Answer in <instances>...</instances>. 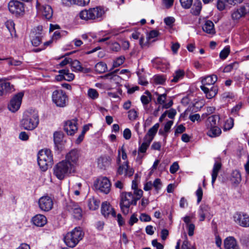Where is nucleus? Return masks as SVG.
Listing matches in <instances>:
<instances>
[{"label": "nucleus", "instance_id": "69168bd1", "mask_svg": "<svg viewBox=\"0 0 249 249\" xmlns=\"http://www.w3.org/2000/svg\"><path fill=\"white\" fill-rule=\"evenodd\" d=\"M139 218L140 220L142 222H148L151 220V217L144 213H142Z\"/></svg>", "mask_w": 249, "mask_h": 249}, {"label": "nucleus", "instance_id": "ddd939ff", "mask_svg": "<svg viewBox=\"0 0 249 249\" xmlns=\"http://www.w3.org/2000/svg\"><path fill=\"white\" fill-rule=\"evenodd\" d=\"M80 156L81 153L79 150L72 149L66 155V159L64 160L69 162L73 166V169L75 170L76 166L78 164Z\"/></svg>", "mask_w": 249, "mask_h": 249}, {"label": "nucleus", "instance_id": "de8ad7c7", "mask_svg": "<svg viewBox=\"0 0 249 249\" xmlns=\"http://www.w3.org/2000/svg\"><path fill=\"white\" fill-rule=\"evenodd\" d=\"M128 119L131 121H134L138 117V113L137 111L134 109H130L128 112Z\"/></svg>", "mask_w": 249, "mask_h": 249}, {"label": "nucleus", "instance_id": "13d9d810", "mask_svg": "<svg viewBox=\"0 0 249 249\" xmlns=\"http://www.w3.org/2000/svg\"><path fill=\"white\" fill-rule=\"evenodd\" d=\"M156 94L158 96L157 98L158 103L163 105L165 103V101L166 98V94L165 93L162 94H159L158 93H156Z\"/></svg>", "mask_w": 249, "mask_h": 249}, {"label": "nucleus", "instance_id": "dca6fc26", "mask_svg": "<svg viewBox=\"0 0 249 249\" xmlns=\"http://www.w3.org/2000/svg\"><path fill=\"white\" fill-rule=\"evenodd\" d=\"M234 221L240 226L244 227H249V215L236 213L233 215Z\"/></svg>", "mask_w": 249, "mask_h": 249}, {"label": "nucleus", "instance_id": "0eeeda50", "mask_svg": "<svg viewBox=\"0 0 249 249\" xmlns=\"http://www.w3.org/2000/svg\"><path fill=\"white\" fill-rule=\"evenodd\" d=\"M120 197V206L121 211L124 214H127L130 206L132 205H136L137 204L134 195L131 192H123Z\"/></svg>", "mask_w": 249, "mask_h": 249}, {"label": "nucleus", "instance_id": "bb28decb", "mask_svg": "<svg viewBox=\"0 0 249 249\" xmlns=\"http://www.w3.org/2000/svg\"><path fill=\"white\" fill-rule=\"evenodd\" d=\"M201 9V2L200 0H196L191 9V13L194 15H198Z\"/></svg>", "mask_w": 249, "mask_h": 249}, {"label": "nucleus", "instance_id": "a18cd8bd", "mask_svg": "<svg viewBox=\"0 0 249 249\" xmlns=\"http://www.w3.org/2000/svg\"><path fill=\"white\" fill-rule=\"evenodd\" d=\"M42 37V36L41 34H38L37 35L33 36L31 39L32 44L35 46H39L41 42Z\"/></svg>", "mask_w": 249, "mask_h": 249}, {"label": "nucleus", "instance_id": "49530a36", "mask_svg": "<svg viewBox=\"0 0 249 249\" xmlns=\"http://www.w3.org/2000/svg\"><path fill=\"white\" fill-rule=\"evenodd\" d=\"M87 94L88 97L92 100L97 99L99 96L97 90L94 89H89Z\"/></svg>", "mask_w": 249, "mask_h": 249}, {"label": "nucleus", "instance_id": "2f4dec72", "mask_svg": "<svg viewBox=\"0 0 249 249\" xmlns=\"http://www.w3.org/2000/svg\"><path fill=\"white\" fill-rule=\"evenodd\" d=\"M185 72L183 70H177L175 71L173 75V78L171 80V81L172 82H178L183 78Z\"/></svg>", "mask_w": 249, "mask_h": 249}, {"label": "nucleus", "instance_id": "2eb2a0df", "mask_svg": "<svg viewBox=\"0 0 249 249\" xmlns=\"http://www.w3.org/2000/svg\"><path fill=\"white\" fill-rule=\"evenodd\" d=\"M23 95V93L20 92L13 97L8 105V108L10 111L15 112L19 108Z\"/></svg>", "mask_w": 249, "mask_h": 249}, {"label": "nucleus", "instance_id": "09e8293b", "mask_svg": "<svg viewBox=\"0 0 249 249\" xmlns=\"http://www.w3.org/2000/svg\"><path fill=\"white\" fill-rule=\"evenodd\" d=\"M230 49L229 47H226L224 49L221 51L219 54L220 57L221 59H225L229 54Z\"/></svg>", "mask_w": 249, "mask_h": 249}, {"label": "nucleus", "instance_id": "79ce46f5", "mask_svg": "<svg viewBox=\"0 0 249 249\" xmlns=\"http://www.w3.org/2000/svg\"><path fill=\"white\" fill-rule=\"evenodd\" d=\"M118 159L117 160V162L118 164H120L121 162L120 160V155L121 153H122V158L124 160H126L127 159V155L125 152V148L124 145L120 147L118 150Z\"/></svg>", "mask_w": 249, "mask_h": 249}, {"label": "nucleus", "instance_id": "f3484780", "mask_svg": "<svg viewBox=\"0 0 249 249\" xmlns=\"http://www.w3.org/2000/svg\"><path fill=\"white\" fill-rule=\"evenodd\" d=\"M77 120L73 119L65 122L64 130L69 135H73L77 131Z\"/></svg>", "mask_w": 249, "mask_h": 249}, {"label": "nucleus", "instance_id": "6ab92c4d", "mask_svg": "<svg viewBox=\"0 0 249 249\" xmlns=\"http://www.w3.org/2000/svg\"><path fill=\"white\" fill-rule=\"evenodd\" d=\"M34 225L37 227H43L47 222L46 217L43 214H38L34 216L32 219Z\"/></svg>", "mask_w": 249, "mask_h": 249}, {"label": "nucleus", "instance_id": "6e6d98bb", "mask_svg": "<svg viewBox=\"0 0 249 249\" xmlns=\"http://www.w3.org/2000/svg\"><path fill=\"white\" fill-rule=\"evenodd\" d=\"M125 60V57L124 56H121L118 57L113 63L114 67H118L122 65Z\"/></svg>", "mask_w": 249, "mask_h": 249}, {"label": "nucleus", "instance_id": "c756f323", "mask_svg": "<svg viewBox=\"0 0 249 249\" xmlns=\"http://www.w3.org/2000/svg\"><path fill=\"white\" fill-rule=\"evenodd\" d=\"M173 124V121H168L164 125V129L162 130L161 129H160L159 132V133L160 135H161L162 136H163L165 138L167 136V133H168L170 130V128L172 126V125Z\"/></svg>", "mask_w": 249, "mask_h": 249}, {"label": "nucleus", "instance_id": "4d7b16f0", "mask_svg": "<svg viewBox=\"0 0 249 249\" xmlns=\"http://www.w3.org/2000/svg\"><path fill=\"white\" fill-rule=\"evenodd\" d=\"M155 83L157 84H163L165 82V78L161 75H156L153 78Z\"/></svg>", "mask_w": 249, "mask_h": 249}, {"label": "nucleus", "instance_id": "423d86ee", "mask_svg": "<svg viewBox=\"0 0 249 249\" xmlns=\"http://www.w3.org/2000/svg\"><path fill=\"white\" fill-rule=\"evenodd\" d=\"M38 165L43 171H46L53 164V157L51 151L48 149L40 150L38 153Z\"/></svg>", "mask_w": 249, "mask_h": 249}, {"label": "nucleus", "instance_id": "a19ab883", "mask_svg": "<svg viewBox=\"0 0 249 249\" xmlns=\"http://www.w3.org/2000/svg\"><path fill=\"white\" fill-rule=\"evenodd\" d=\"M238 63L237 62H234L231 63L225 67L223 70V72H229L233 69H236L238 67Z\"/></svg>", "mask_w": 249, "mask_h": 249}, {"label": "nucleus", "instance_id": "5701e85b", "mask_svg": "<svg viewBox=\"0 0 249 249\" xmlns=\"http://www.w3.org/2000/svg\"><path fill=\"white\" fill-rule=\"evenodd\" d=\"M222 167V164L220 162H215L212 172V184L213 186L217 177L218 173Z\"/></svg>", "mask_w": 249, "mask_h": 249}, {"label": "nucleus", "instance_id": "e433bc0d", "mask_svg": "<svg viewBox=\"0 0 249 249\" xmlns=\"http://www.w3.org/2000/svg\"><path fill=\"white\" fill-rule=\"evenodd\" d=\"M71 68L73 71L75 72L82 71L83 68L81 65V63L77 60H74L71 62Z\"/></svg>", "mask_w": 249, "mask_h": 249}, {"label": "nucleus", "instance_id": "9b49d317", "mask_svg": "<svg viewBox=\"0 0 249 249\" xmlns=\"http://www.w3.org/2000/svg\"><path fill=\"white\" fill-rule=\"evenodd\" d=\"M10 13L17 17L22 16L25 13L24 5L18 0H11L8 3Z\"/></svg>", "mask_w": 249, "mask_h": 249}, {"label": "nucleus", "instance_id": "cd10ccee", "mask_svg": "<svg viewBox=\"0 0 249 249\" xmlns=\"http://www.w3.org/2000/svg\"><path fill=\"white\" fill-rule=\"evenodd\" d=\"M209 130L207 132V135L211 137H216L220 135L221 133V129L218 127H207Z\"/></svg>", "mask_w": 249, "mask_h": 249}, {"label": "nucleus", "instance_id": "f8f14e48", "mask_svg": "<svg viewBox=\"0 0 249 249\" xmlns=\"http://www.w3.org/2000/svg\"><path fill=\"white\" fill-rule=\"evenodd\" d=\"M248 13H249V4L246 3L239 8L233 10L231 13V17L233 20L237 21Z\"/></svg>", "mask_w": 249, "mask_h": 249}, {"label": "nucleus", "instance_id": "6e6552de", "mask_svg": "<svg viewBox=\"0 0 249 249\" xmlns=\"http://www.w3.org/2000/svg\"><path fill=\"white\" fill-rule=\"evenodd\" d=\"M36 8L37 14L43 19L50 20L52 18L53 11L50 5L41 4L38 0H36Z\"/></svg>", "mask_w": 249, "mask_h": 249}, {"label": "nucleus", "instance_id": "9d476101", "mask_svg": "<svg viewBox=\"0 0 249 249\" xmlns=\"http://www.w3.org/2000/svg\"><path fill=\"white\" fill-rule=\"evenodd\" d=\"M94 185L96 190L105 194L110 192L111 183L107 177H100L94 182Z\"/></svg>", "mask_w": 249, "mask_h": 249}, {"label": "nucleus", "instance_id": "3c124183", "mask_svg": "<svg viewBox=\"0 0 249 249\" xmlns=\"http://www.w3.org/2000/svg\"><path fill=\"white\" fill-rule=\"evenodd\" d=\"M182 7L185 9H189L192 5L193 0H179Z\"/></svg>", "mask_w": 249, "mask_h": 249}, {"label": "nucleus", "instance_id": "c03bdc74", "mask_svg": "<svg viewBox=\"0 0 249 249\" xmlns=\"http://www.w3.org/2000/svg\"><path fill=\"white\" fill-rule=\"evenodd\" d=\"M63 134L61 132H55L53 134V140L55 144H59L62 141Z\"/></svg>", "mask_w": 249, "mask_h": 249}, {"label": "nucleus", "instance_id": "aec40b11", "mask_svg": "<svg viewBox=\"0 0 249 249\" xmlns=\"http://www.w3.org/2000/svg\"><path fill=\"white\" fill-rule=\"evenodd\" d=\"M224 247L225 249H239L236 241L232 237H229L225 239Z\"/></svg>", "mask_w": 249, "mask_h": 249}, {"label": "nucleus", "instance_id": "680f3d73", "mask_svg": "<svg viewBox=\"0 0 249 249\" xmlns=\"http://www.w3.org/2000/svg\"><path fill=\"white\" fill-rule=\"evenodd\" d=\"M71 214L73 215L74 218L77 219H80L82 217V210L80 207V211L78 212L76 210H75L74 212H72Z\"/></svg>", "mask_w": 249, "mask_h": 249}, {"label": "nucleus", "instance_id": "20e7f679", "mask_svg": "<svg viewBox=\"0 0 249 249\" xmlns=\"http://www.w3.org/2000/svg\"><path fill=\"white\" fill-rule=\"evenodd\" d=\"M105 14L103 8L100 6H97L94 8H89V10H85L81 11L79 14V17L82 19L86 20L89 19L96 20L101 21Z\"/></svg>", "mask_w": 249, "mask_h": 249}, {"label": "nucleus", "instance_id": "4c0bfd02", "mask_svg": "<svg viewBox=\"0 0 249 249\" xmlns=\"http://www.w3.org/2000/svg\"><path fill=\"white\" fill-rule=\"evenodd\" d=\"M58 72L59 73H64L65 80L71 81L74 78V75L72 73H70L68 69L59 70Z\"/></svg>", "mask_w": 249, "mask_h": 249}, {"label": "nucleus", "instance_id": "7ed1b4c3", "mask_svg": "<svg viewBox=\"0 0 249 249\" xmlns=\"http://www.w3.org/2000/svg\"><path fill=\"white\" fill-rule=\"evenodd\" d=\"M53 175L59 180H62L75 170L69 162L64 160L57 163L53 168Z\"/></svg>", "mask_w": 249, "mask_h": 249}, {"label": "nucleus", "instance_id": "f704fd0d", "mask_svg": "<svg viewBox=\"0 0 249 249\" xmlns=\"http://www.w3.org/2000/svg\"><path fill=\"white\" fill-rule=\"evenodd\" d=\"M118 70H115L112 72L108 73L105 75V77L107 78H109L112 81H114L117 84H119L121 82L122 79L119 76L115 74Z\"/></svg>", "mask_w": 249, "mask_h": 249}, {"label": "nucleus", "instance_id": "c9c22d12", "mask_svg": "<svg viewBox=\"0 0 249 249\" xmlns=\"http://www.w3.org/2000/svg\"><path fill=\"white\" fill-rule=\"evenodd\" d=\"M219 119L218 116L212 115L208 117L206 122L207 127H215L217 126V120Z\"/></svg>", "mask_w": 249, "mask_h": 249}, {"label": "nucleus", "instance_id": "7c9ffc66", "mask_svg": "<svg viewBox=\"0 0 249 249\" xmlns=\"http://www.w3.org/2000/svg\"><path fill=\"white\" fill-rule=\"evenodd\" d=\"M5 26L10 33L12 37L16 36V33L15 28V23L12 20H7L5 22Z\"/></svg>", "mask_w": 249, "mask_h": 249}, {"label": "nucleus", "instance_id": "052dcab7", "mask_svg": "<svg viewBox=\"0 0 249 249\" xmlns=\"http://www.w3.org/2000/svg\"><path fill=\"white\" fill-rule=\"evenodd\" d=\"M175 21V19L174 18L172 17H168L167 18H165L164 19V22L166 24V25L168 26H172L173 24V23Z\"/></svg>", "mask_w": 249, "mask_h": 249}, {"label": "nucleus", "instance_id": "72a5a7b5", "mask_svg": "<svg viewBox=\"0 0 249 249\" xmlns=\"http://www.w3.org/2000/svg\"><path fill=\"white\" fill-rule=\"evenodd\" d=\"M151 139L144 138V142L142 143L138 149L139 153H144L146 152L148 147L151 142Z\"/></svg>", "mask_w": 249, "mask_h": 249}, {"label": "nucleus", "instance_id": "1a4fd4ad", "mask_svg": "<svg viewBox=\"0 0 249 249\" xmlns=\"http://www.w3.org/2000/svg\"><path fill=\"white\" fill-rule=\"evenodd\" d=\"M52 101L57 107H64L68 102V97L66 92L61 89L53 91L52 95Z\"/></svg>", "mask_w": 249, "mask_h": 249}, {"label": "nucleus", "instance_id": "c85d7f7f", "mask_svg": "<svg viewBox=\"0 0 249 249\" xmlns=\"http://www.w3.org/2000/svg\"><path fill=\"white\" fill-rule=\"evenodd\" d=\"M12 88L10 83L6 82L0 84V96H2L9 92Z\"/></svg>", "mask_w": 249, "mask_h": 249}, {"label": "nucleus", "instance_id": "bf43d9fd", "mask_svg": "<svg viewBox=\"0 0 249 249\" xmlns=\"http://www.w3.org/2000/svg\"><path fill=\"white\" fill-rule=\"evenodd\" d=\"M133 194L134 195L135 200H136V202H137V200L140 199L142 196L143 191L141 189H136L134 190V194Z\"/></svg>", "mask_w": 249, "mask_h": 249}, {"label": "nucleus", "instance_id": "412c9836", "mask_svg": "<svg viewBox=\"0 0 249 249\" xmlns=\"http://www.w3.org/2000/svg\"><path fill=\"white\" fill-rule=\"evenodd\" d=\"M111 159L109 156H103L98 159V166L101 169H105L111 163Z\"/></svg>", "mask_w": 249, "mask_h": 249}, {"label": "nucleus", "instance_id": "e2e57ef3", "mask_svg": "<svg viewBox=\"0 0 249 249\" xmlns=\"http://www.w3.org/2000/svg\"><path fill=\"white\" fill-rule=\"evenodd\" d=\"M179 169V165L177 162H174L170 167V172L172 174L175 173Z\"/></svg>", "mask_w": 249, "mask_h": 249}, {"label": "nucleus", "instance_id": "4468645a", "mask_svg": "<svg viewBox=\"0 0 249 249\" xmlns=\"http://www.w3.org/2000/svg\"><path fill=\"white\" fill-rule=\"evenodd\" d=\"M38 206L41 211L48 212L53 207V201L52 198L48 196H44L41 197L38 201Z\"/></svg>", "mask_w": 249, "mask_h": 249}, {"label": "nucleus", "instance_id": "774afa93", "mask_svg": "<svg viewBox=\"0 0 249 249\" xmlns=\"http://www.w3.org/2000/svg\"><path fill=\"white\" fill-rule=\"evenodd\" d=\"M123 137L125 140H129L131 137V132L129 128H125L123 132Z\"/></svg>", "mask_w": 249, "mask_h": 249}, {"label": "nucleus", "instance_id": "37998d69", "mask_svg": "<svg viewBox=\"0 0 249 249\" xmlns=\"http://www.w3.org/2000/svg\"><path fill=\"white\" fill-rule=\"evenodd\" d=\"M234 124L233 119L231 118H229L225 122L223 126V129L224 131L229 130L231 129Z\"/></svg>", "mask_w": 249, "mask_h": 249}, {"label": "nucleus", "instance_id": "603ef678", "mask_svg": "<svg viewBox=\"0 0 249 249\" xmlns=\"http://www.w3.org/2000/svg\"><path fill=\"white\" fill-rule=\"evenodd\" d=\"M125 175L128 177H131L133 175L134 173V170L132 168H131L128 166V161H125Z\"/></svg>", "mask_w": 249, "mask_h": 249}, {"label": "nucleus", "instance_id": "58836bf2", "mask_svg": "<svg viewBox=\"0 0 249 249\" xmlns=\"http://www.w3.org/2000/svg\"><path fill=\"white\" fill-rule=\"evenodd\" d=\"M107 70V65L104 62H98L95 66V71L98 73H103L106 72Z\"/></svg>", "mask_w": 249, "mask_h": 249}, {"label": "nucleus", "instance_id": "0e129e2a", "mask_svg": "<svg viewBox=\"0 0 249 249\" xmlns=\"http://www.w3.org/2000/svg\"><path fill=\"white\" fill-rule=\"evenodd\" d=\"M189 119L192 122L200 121V117L199 114H191L189 116Z\"/></svg>", "mask_w": 249, "mask_h": 249}, {"label": "nucleus", "instance_id": "a211bd4d", "mask_svg": "<svg viewBox=\"0 0 249 249\" xmlns=\"http://www.w3.org/2000/svg\"><path fill=\"white\" fill-rule=\"evenodd\" d=\"M101 213L105 217H108L110 215L113 217H116L115 211L110 204L107 201L104 202L102 204Z\"/></svg>", "mask_w": 249, "mask_h": 249}, {"label": "nucleus", "instance_id": "f257e3e1", "mask_svg": "<svg viewBox=\"0 0 249 249\" xmlns=\"http://www.w3.org/2000/svg\"><path fill=\"white\" fill-rule=\"evenodd\" d=\"M217 80V77L214 74L202 78L201 85L200 86V88L205 93L207 99H212L217 94L218 88L216 86H214Z\"/></svg>", "mask_w": 249, "mask_h": 249}, {"label": "nucleus", "instance_id": "b1692460", "mask_svg": "<svg viewBox=\"0 0 249 249\" xmlns=\"http://www.w3.org/2000/svg\"><path fill=\"white\" fill-rule=\"evenodd\" d=\"M204 32L207 34L213 35L215 34L214 24L211 20H207L202 27Z\"/></svg>", "mask_w": 249, "mask_h": 249}, {"label": "nucleus", "instance_id": "39448f33", "mask_svg": "<svg viewBox=\"0 0 249 249\" xmlns=\"http://www.w3.org/2000/svg\"><path fill=\"white\" fill-rule=\"evenodd\" d=\"M84 235V233L81 228L76 227L67 233L64 237V241L67 246L74 248L82 239Z\"/></svg>", "mask_w": 249, "mask_h": 249}, {"label": "nucleus", "instance_id": "4be33fe9", "mask_svg": "<svg viewBox=\"0 0 249 249\" xmlns=\"http://www.w3.org/2000/svg\"><path fill=\"white\" fill-rule=\"evenodd\" d=\"M210 208L208 205L201 204L198 210V215L199 221H203L205 220V217L209 213Z\"/></svg>", "mask_w": 249, "mask_h": 249}, {"label": "nucleus", "instance_id": "f03ea898", "mask_svg": "<svg viewBox=\"0 0 249 249\" xmlns=\"http://www.w3.org/2000/svg\"><path fill=\"white\" fill-rule=\"evenodd\" d=\"M39 122L38 112L31 109L24 112L20 125L24 129L33 130L38 126Z\"/></svg>", "mask_w": 249, "mask_h": 249}, {"label": "nucleus", "instance_id": "338daca9", "mask_svg": "<svg viewBox=\"0 0 249 249\" xmlns=\"http://www.w3.org/2000/svg\"><path fill=\"white\" fill-rule=\"evenodd\" d=\"M138 221V219L137 217V215L135 213H133L130 217V219L128 221V224L130 226H133L135 223H136Z\"/></svg>", "mask_w": 249, "mask_h": 249}, {"label": "nucleus", "instance_id": "864d4df0", "mask_svg": "<svg viewBox=\"0 0 249 249\" xmlns=\"http://www.w3.org/2000/svg\"><path fill=\"white\" fill-rule=\"evenodd\" d=\"M0 60H7V63L9 65L19 66L22 63L21 61H20L11 58L0 59Z\"/></svg>", "mask_w": 249, "mask_h": 249}, {"label": "nucleus", "instance_id": "ea45409f", "mask_svg": "<svg viewBox=\"0 0 249 249\" xmlns=\"http://www.w3.org/2000/svg\"><path fill=\"white\" fill-rule=\"evenodd\" d=\"M231 180L235 183H239L241 180L240 173L238 170H234L231 174Z\"/></svg>", "mask_w": 249, "mask_h": 249}, {"label": "nucleus", "instance_id": "5fc2aeb1", "mask_svg": "<svg viewBox=\"0 0 249 249\" xmlns=\"http://www.w3.org/2000/svg\"><path fill=\"white\" fill-rule=\"evenodd\" d=\"M196 195L197 196V202L199 203L201 201L203 196V191L200 185L198 186V189L196 192Z\"/></svg>", "mask_w": 249, "mask_h": 249}, {"label": "nucleus", "instance_id": "8fccbe9b", "mask_svg": "<svg viewBox=\"0 0 249 249\" xmlns=\"http://www.w3.org/2000/svg\"><path fill=\"white\" fill-rule=\"evenodd\" d=\"M153 187L155 188V190L157 192H158L159 190H160L162 186L161 182L159 178H156L152 183Z\"/></svg>", "mask_w": 249, "mask_h": 249}, {"label": "nucleus", "instance_id": "a878e982", "mask_svg": "<svg viewBox=\"0 0 249 249\" xmlns=\"http://www.w3.org/2000/svg\"><path fill=\"white\" fill-rule=\"evenodd\" d=\"M160 124L159 123H156L151 128H150L147 134L144 137L146 139H151V141L154 139V137L156 134L157 132V131L159 128Z\"/></svg>", "mask_w": 249, "mask_h": 249}, {"label": "nucleus", "instance_id": "393cba45", "mask_svg": "<svg viewBox=\"0 0 249 249\" xmlns=\"http://www.w3.org/2000/svg\"><path fill=\"white\" fill-rule=\"evenodd\" d=\"M66 209L71 213L74 212L75 210H76L77 211H78V212L80 211L79 205L77 203L71 200L66 203Z\"/></svg>", "mask_w": 249, "mask_h": 249}, {"label": "nucleus", "instance_id": "473e14b6", "mask_svg": "<svg viewBox=\"0 0 249 249\" xmlns=\"http://www.w3.org/2000/svg\"><path fill=\"white\" fill-rule=\"evenodd\" d=\"M100 201L95 198H91L89 200L88 206L90 210H95L97 209L100 205Z\"/></svg>", "mask_w": 249, "mask_h": 249}]
</instances>
